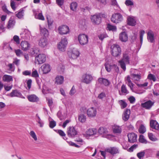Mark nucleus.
Masks as SVG:
<instances>
[{"instance_id": "f257e3e1", "label": "nucleus", "mask_w": 159, "mask_h": 159, "mask_svg": "<svg viewBox=\"0 0 159 159\" xmlns=\"http://www.w3.org/2000/svg\"><path fill=\"white\" fill-rule=\"evenodd\" d=\"M130 55L127 53H124L123 54V56L121 59L119 61V63L120 66L124 71L126 69V64H129L130 63Z\"/></svg>"}, {"instance_id": "f03ea898", "label": "nucleus", "mask_w": 159, "mask_h": 159, "mask_svg": "<svg viewBox=\"0 0 159 159\" xmlns=\"http://www.w3.org/2000/svg\"><path fill=\"white\" fill-rule=\"evenodd\" d=\"M111 54L114 57H117L120 56L121 54V48L119 45L113 44L111 47Z\"/></svg>"}, {"instance_id": "7ed1b4c3", "label": "nucleus", "mask_w": 159, "mask_h": 159, "mask_svg": "<svg viewBox=\"0 0 159 159\" xmlns=\"http://www.w3.org/2000/svg\"><path fill=\"white\" fill-rule=\"evenodd\" d=\"M80 110H83L85 112L86 111L87 114L89 117H93L96 116L97 114V110L96 108L91 107L89 108L87 111L85 107H82Z\"/></svg>"}, {"instance_id": "20e7f679", "label": "nucleus", "mask_w": 159, "mask_h": 159, "mask_svg": "<svg viewBox=\"0 0 159 159\" xmlns=\"http://www.w3.org/2000/svg\"><path fill=\"white\" fill-rule=\"evenodd\" d=\"M111 20L112 22L117 24L121 22L123 20V18L120 13H117L112 15Z\"/></svg>"}, {"instance_id": "39448f33", "label": "nucleus", "mask_w": 159, "mask_h": 159, "mask_svg": "<svg viewBox=\"0 0 159 159\" xmlns=\"http://www.w3.org/2000/svg\"><path fill=\"white\" fill-rule=\"evenodd\" d=\"M93 80V78L91 75L85 73L81 77V81L86 84L90 83Z\"/></svg>"}, {"instance_id": "423d86ee", "label": "nucleus", "mask_w": 159, "mask_h": 159, "mask_svg": "<svg viewBox=\"0 0 159 159\" xmlns=\"http://www.w3.org/2000/svg\"><path fill=\"white\" fill-rule=\"evenodd\" d=\"M88 36L84 34H80L78 36V40L82 45L86 44L88 42Z\"/></svg>"}, {"instance_id": "0eeeda50", "label": "nucleus", "mask_w": 159, "mask_h": 159, "mask_svg": "<svg viewBox=\"0 0 159 159\" xmlns=\"http://www.w3.org/2000/svg\"><path fill=\"white\" fill-rule=\"evenodd\" d=\"M67 43V41L66 38H62L61 41L58 44V48L61 51H64Z\"/></svg>"}, {"instance_id": "6e6552de", "label": "nucleus", "mask_w": 159, "mask_h": 159, "mask_svg": "<svg viewBox=\"0 0 159 159\" xmlns=\"http://www.w3.org/2000/svg\"><path fill=\"white\" fill-rule=\"evenodd\" d=\"M90 19L91 21L94 25H98L101 22V17L100 14H96L91 16Z\"/></svg>"}, {"instance_id": "1a4fd4ad", "label": "nucleus", "mask_w": 159, "mask_h": 159, "mask_svg": "<svg viewBox=\"0 0 159 159\" xmlns=\"http://www.w3.org/2000/svg\"><path fill=\"white\" fill-rule=\"evenodd\" d=\"M67 135L70 138H74L77 134V131L75 129V127L70 126L67 128Z\"/></svg>"}, {"instance_id": "9d476101", "label": "nucleus", "mask_w": 159, "mask_h": 159, "mask_svg": "<svg viewBox=\"0 0 159 159\" xmlns=\"http://www.w3.org/2000/svg\"><path fill=\"white\" fill-rule=\"evenodd\" d=\"M58 32L60 34H66L69 32V27L65 25L59 26L58 29Z\"/></svg>"}, {"instance_id": "9b49d317", "label": "nucleus", "mask_w": 159, "mask_h": 159, "mask_svg": "<svg viewBox=\"0 0 159 159\" xmlns=\"http://www.w3.org/2000/svg\"><path fill=\"white\" fill-rule=\"evenodd\" d=\"M36 61L38 64H42L46 60V57L45 54H39L35 57Z\"/></svg>"}, {"instance_id": "f8f14e48", "label": "nucleus", "mask_w": 159, "mask_h": 159, "mask_svg": "<svg viewBox=\"0 0 159 159\" xmlns=\"http://www.w3.org/2000/svg\"><path fill=\"white\" fill-rule=\"evenodd\" d=\"M68 54L70 58L75 59L79 56V52L76 49L73 48L71 51L68 52Z\"/></svg>"}, {"instance_id": "ddd939ff", "label": "nucleus", "mask_w": 159, "mask_h": 159, "mask_svg": "<svg viewBox=\"0 0 159 159\" xmlns=\"http://www.w3.org/2000/svg\"><path fill=\"white\" fill-rule=\"evenodd\" d=\"M128 141L130 143H134L137 141V135L135 133H131L127 134Z\"/></svg>"}, {"instance_id": "4468645a", "label": "nucleus", "mask_w": 159, "mask_h": 159, "mask_svg": "<svg viewBox=\"0 0 159 159\" xmlns=\"http://www.w3.org/2000/svg\"><path fill=\"white\" fill-rule=\"evenodd\" d=\"M105 151L109 153L112 155L119 153L118 149L116 147H110L105 149Z\"/></svg>"}, {"instance_id": "2eb2a0df", "label": "nucleus", "mask_w": 159, "mask_h": 159, "mask_svg": "<svg viewBox=\"0 0 159 159\" xmlns=\"http://www.w3.org/2000/svg\"><path fill=\"white\" fill-rule=\"evenodd\" d=\"M8 96L11 97H16L21 98H25L22 95L21 93L17 90H12L10 93L8 94Z\"/></svg>"}, {"instance_id": "dca6fc26", "label": "nucleus", "mask_w": 159, "mask_h": 159, "mask_svg": "<svg viewBox=\"0 0 159 159\" xmlns=\"http://www.w3.org/2000/svg\"><path fill=\"white\" fill-rule=\"evenodd\" d=\"M38 44L40 47L44 48L48 44V39L45 36H43L39 40Z\"/></svg>"}, {"instance_id": "f3484780", "label": "nucleus", "mask_w": 159, "mask_h": 159, "mask_svg": "<svg viewBox=\"0 0 159 159\" xmlns=\"http://www.w3.org/2000/svg\"><path fill=\"white\" fill-rule=\"evenodd\" d=\"M119 39L122 42H126L128 40V35L125 31L121 32L119 36Z\"/></svg>"}, {"instance_id": "a211bd4d", "label": "nucleus", "mask_w": 159, "mask_h": 159, "mask_svg": "<svg viewBox=\"0 0 159 159\" xmlns=\"http://www.w3.org/2000/svg\"><path fill=\"white\" fill-rule=\"evenodd\" d=\"M154 104V102H152L151 100H148L144 103H142L141 105L143 107L146 109H149L151 108Z\"/></svg>"}, {"instance_id": "6ab92c4d", "label": "nucleus", "mask_w": 159, "mask_h": 159, "mask_svg": "<svg viewBox=\"0 0 159 159\" xmlns=\"http://www.w3.org/2000/svg\"><path fill=\"white\" fill-rule=\"evenodd\" d=\"M130 114V111L129 109H127L124 112L122 115L123 120L125 121H127L129 119Z\"/></svg>"}, {"instance_id": "aec40b11", "label": "nucleus", "mask_w": 159, "mask_h": 159, "mask_svg": "<svg viewBox=\"0 0 159 159\" xmlns=\"http://www.w3.org/2000/svg\"><path fill=\"white\" fill-rule=\"evenodd\" d=\"M150 125L151 128L158 130L159 129V125L155 120H152L150 121Z\"/></svg>"}, {"instance_id": "412c9836", "label": "nucleus", "mask_w": 159, "mask_h": 159, "mask_svg": "<svg viewBox=\"0 0 159 159\" xmlns=\"http://www.w3.org/2000/svg\"><path fill=\"white\" fill-rule=\"evenodd\" d=\"M20 45L21 49L24 51H26L29 49L30 47V44L26 41H21Z\"/></svg>"}, {"instance_id": "4be33fe9", "label": "nucleus", "mask_w": 159, "mask_h": 159, "mask_svg": "<svg viewBox=\"0 0 159 159\" xmlns=\"http://www.w3.org/2000/svg\"><path fill=\"white\" fill-rule=\"evenodd\" d=\"M147 39L151 43H153L154 41V34L152 31L149 30L147 34Z\"/></svg>"}, {"instance_id": "5701e85b", "label": "nucleus", "mask_w": 159, "mask_h": 159, "mask_svg": "<svg viewBox=\"0 0 159 159\" xmlns=\"http://www.w3.org/2000/svg\"><path fill=\"white\" fill-rule=\"evenodd\" d=\"M43 73L47 74L49 72L50 70V66L48 64H43L41 67Z\"/></svg>"}, {"instance_id": "b1692460", "label": "nucleus", "mask_w": 159, "mask_h": 159, "mask_svg": "<svg viewBox=\"0 0 159 159\" xmlns=\"http://www.w3.org/2000/svg\"><path fill=\"white\" fill-rule=\"evenodd\" d=\"M98 81L100 84H103L105 86H108L110 83V82L108 80L103 78H99Z\"/></svg>"}, {"instance_id": "393cba45", "label": "nucleus", "mask_w": 159, "mask_h": 159, "mask_svg": "<svg viewBox=\"0 0 159 159\" xmlns=\"http://www.w3.org/2000/svg\"><path fill=\"white\" fill-rule=\"evenodd\" d=\"M127 24L131 26H134L136 24V21L132 17H128L127 20Z\"/></svg>"}, {"instance_id": "a878e982", "label": "nucleus", "mask_w": 159, "mask_h": 159, "mask_svg": "<svg viewBox=\"0 0 159 159\" xmlns=\"http://www.w3.org/2000/svg\"><path fill=\"white\" fill-rule=\"evenodd\" d=\"M27 98L30 101L33 102H37L39 99V98L34 94L28 96Z\"/></svg>"}, {"instance_id": "bb28decb", "label": "nucleus", "mask_w": 159, "mask_h": 159, "mask_svg": "<svg viewBox=\"0 0 159 159\" xmlns=\"http://www.w3.org/2000/svg\"><path fill=\"white\" fill-rule=\"evenodd\" d=\"M55 83L57 84H61L64 80V77L62 76H57L55 78Z\"/></svg>"}, {"instance_id": "cd10ccee", "label": "nucleus", "mask_w": 159, "mask_h": 159, "mask_svg": "<svg viewBox=\"0 0 159 159\" xmlns=\"http://www.w3.org/2000/svg\"><path fill=\"white\" fill-rule=\"evenodd\" d=\"M98 133L100 134L107 135L108 131L106 128L100 127L98 130Z\"/></svg>"}, {"instance_id": "c85d7f7f", "label": "nucleus", "mask_w": 159, "mask_h": 159, "mask_svg": "<svg viewBox=\"0 0 159 159\" xmlns=\"http://www.w3.org/2000/svg\"><path fill=\"white\" fill-rule=\"evenodd\" d=\"M97 130L95 129H89L86 131V134L87 135L91 136L96 134Z\"/></svg>"}, {"instance_id": "c756f323", "label": "nucleus", "mask_w": 159, "mask_h": 159, "mask_svg": "<svg viewBox=\"0 0 159 159\" xmlns=\"http://www.w3.org/2000/svg\"><path fill=\"white\" fill-rule=\"evenodd\" d=\"M130 76L132 79L134 81H139L141 79V76L140 75L132 74Z\"/></svg>"}, {"instance_id": "7c9ffc66", "label": "nucleus", "mask_w": 159, "mask_h": 159, "mask_svg": "<svg viewBox=\"0 0 159 159\" xmlns=\"http://www.w3.org/2000/svg\"><path fill=\"white\" fill-rule=\"evenodd\" d=\"M24 11L22 9H20L19 12L16 14V16L19 19H21L23 18L24 15Z\"/></svg>"}, {"instance_id": "2f4dec72", "label": "nucleus", "mask_w": 159, "mask_h": 159, "mask_svg": "<svg viewBox=\"0 0 159 159\" xmlns=\"http://www.w3.org/2000/svg\"><path fill=\"white\" fill-rule=\"evenodd\" d=\"M4 81L9 82L12 80V77L11 76L4 75L2 78Z\"/></svg>"}, {"instance_id": "473e14b6", "label": "nucleus", "mask_w": 159, "mask_h": 159, "mask_svg": "<svg viewBox=\"0 0 159 159\" xmlns=\"http://www.w3.org/2000/svg\"><path fill=\"white\" fill-rule=\"evenodd\" d=\"M15 21L14 20L10 19L8 21L7 27L8 29L13 27L14 25Z\"/></svg>"}, {"instance_id": "72a5a7b5", "label": "nucleus", "mask_w": 159, "mask_h": 159, "mask_svg": "<svg viewBox=\"0 0 159 159\" xmlns=\"http://www.w3.org/2000/svg\"><path fill=\"white\" fill-rule=\"evenodd\" d=\"M78 119L81 122H84L86 120V116L84 114H80L79 116Z\"/></svg>"}, {"instance_id": "f704fd0d", "label": "nucleus", "mask_w": 159, "mask_h": 159, "mask_svg": "<svg viewBox=\"0 0 159 159\" xmlns=\"http://www.w3.org/2000/svg\"><path fill=\"white\" fill-rule=\"evenodd\" d=\"M113 131L115 133H120L121 131V128L119 126H115L113 128Z\"/></svg>"}, {"instance_id": "c9c22d12", "label": "nucleus", "mask_w": 159, "mask_h": 159, "mask_svg": "<svg viewBox=\"0 0 159 159\" xmlns=\"http://www.w3.org/2000/svg\"><path fill=\"white\" fill-rule=\"evenodd\" d=\"M139 131L141 134H143L146 131V129L143 125H141L139 128Z\"/></svg>"}, {"instance_id": "e433bc0d", "label": "nucleus", "mask_w": 159, "mask_h": 159, "mask_svg": "<svg viewBox=\"0 0 159 159\" xmlns=\"http://www.w3.org/2000/svg\"><path fill=\"white\" fill-rule=\"evenodd\" d=\"M107 27L110 31H116V26L111 25L109 24H107Z\"/></svg>"}, {"instance_id": "4c0bfd02", "label": "nucleus", "mask_w": 159, "mask_h": 159, "mask_svg": "<svg viewBox=\"0 0 159 159\" xmlns=\"http://www.w3.org/2000/svg\"><path fill=\"white\" fill-rule=\"evenodd\" d=\"M35 18L36 19L41 20H44V18L42 13H40L38 15L36 14L35 15Z\"/></svg>"}, {"instance_id": "58836bf2", "label": "nucleus", "mask_w": 159, "mask_h": 159, "mask_svg": "<svg viewBox=\"0 0 159 159\" xmlns=\"http://www.w3.org/2000/svg\"><path fill=\"white\" fill-rule=\"evenodd\" d=\"M77 7V3L75 2L72 3L70 5V8L73 11H76Z\"/></svg>"}, {"instance_id": "ea45409f", "label": "nucleus", "mask_w": 159, "mask_h": 159, "mask_svg": "<svg viewBox=\"0 0 159 159\" xmlns=\"http://www.w3.org/2000/svg\"><path fill=\"white\" fill-rule=\"evenodd\" d=\"M119 103L121 106V107L123 109L126 107L127 106L126 103L123 100H121L119 101Z\"/></svg>"}, {"instance_id": "a19ab883", "label": "nucleus", "mask_w": 159, "mask_h": 159, "mask_svg": "<svg viewBox=\"0 0 159 159\" xmlns=\"http://www.w3.org/2000/svg\"><path fill=\"white\" fill-rule=\"evenodd\" d=\"M121 91L123 93L125 94H128L129 93V92L127 90L125 85L124 84H123L121 86Z\"/></svg>"}, {"instance_id": "79ce46f5", "label": "nucleus", "mask_w": 159, "mask_h": 159, "mask_svg": "<svg viewBox=\"0 0 159 159\" xmlns=\"http://www.w3.org/2000/svg\"><path fill=\"white\" fill-rule=\"evenodd\" d=\"M139 141L140 142L143 143H147V140L145 139L144 136L142 135H140Z\"/></svg>"}, {"instance_id": "37998d69", "label": "nucleus", "mask_w": 159, "mask_h": 159, "mask_svg": "<svg viewBox=\"0 0 159 159\" xmlns=\"http://www.w3.org/2000/svg\"><path fill=\"white\" fill-rule=\"evenodd\" d=\"M145 33V32L144 30H141L140 32L139 33V38H140V42L142 44V42H143V37L144 34Z\"/></svg>"}, {"instance_id": "c03bdc74", "label": "nucleus", "mask_w": 159, "mask_h": 159, "mask_svg": "<svg viewBox=\"0 0 159 159\" xmlns=\"http://www.w3.org/2000/svg\"><path fill=\"white\" fill-rule=\"evenodd\" d=\"M57 133L59 134L60 135L63 137V138L65 140L67 139V138L66 137V134L63 132V131L61 129L58 130Z\"/></svg>"}, {"instance_id": "a18cd8bd", "label": "nucleus", "mask_w": 159, "mask_h": 159, "mask_svg": "<svg viewBox=\"0 0 159 159\" xmlns=\"http://www.w3.org/2000/svg\"><path fill=\"white\" fill-rule=\"evenodd\" d=\"M148 136L150 140L152 141H155L157 140V139L155 138L152 133H149L148 134Z\"/></svg>"}, {"instance_id": "49530a36", "label": "nucleus", "mask_w": 159, "mask_h": 159, "mask_svg": "<svg viewBox=\"0 0 159 159\" xmlns=\"http://www.w3.org/2000/svg\"><path fill=\"white\" fill-rule=\"evenodd\" d=\"M13 39L17 44H19L20 43L19 38L18 36L15 35L13 37Z\"/></svg>"}, {"instance_id": "de8ad7c7", "label": "nucleus", "mask_w": 159, "mask_h": 159, "mask_svg": "<svg viewBox=\"0 0 159 159\" xmlns=\"http://www.w3.org/2000/svg\"><path fill=\"white\" fill-rule=\"evenodd\" d=\"M145 153V152L144 151L140 152L137 154V156L139 159H141L142 157L144 156Z\"/></svg>"}, {"instance_id": "09e8293b", "label": "nucleus", "mask_w": 159, "mask_h": 159, "mask_svg": "<svg viewBox=\"0 0 159 159\" xmlns=\"http://www.w3.org/2000/svg\"><path fill=\"white\" fill-rule=\"evenodd\" d=\"M125 3L127 6H131L134 5V2L130 0H126Z\"/></svg>"}, {"instance_id": "8fccbe9b", "label": "nucleus", "mask_w": 159, "mask_h": 159, "mask_svg": "<svg viewBox=\"0 0 159 159\" xmlns=\"http://www.w3.org/2000/svg\"><path fill=\"white\" fill-rule=\"evenodd\" d=\"M30 134L31 136L34 139V140L36 141L37 140V138L36 134L33 131H31Z\"/></svg>"}, {"instance_id": "3c124183", "label": "nucleus", "mask_w": 159, "mask_h": 159, "mask_svg": "<svg viewBox=\"0 0 159 159\" xmlns=\"http://www.w3.org/2000/svg\"><path fill=\"white\" fill-rule=\"evenodd\" d=\"M56 122L54 121H51L49 122V126L51 128H53L56 125Z\"/></svg>"}, {"instance_id": "603ef678", "label": "nucleus", "mask_w": 159, "mask_h": 159, "mask_svg": "<svg viewBox=\"0 0 159 159\" xmlns=\"http://www.w3.org/2000/svg\"><path fill=\"white\" fill-rule=\"evenodd\" d=\"M48 101V106L50 107L52 105L53 101L52 98H46Z\"/></svg>"}, {"instance_id": "864d4df0", "label": "nucleus", "mask_w": 159, "mask_h": 159, "mask_svg": "<svg viewBox=\"0 0 159 159\" xmlns=\"http://www.w3.org/2000/svg\"><path fill=\"white\" fill-rule=\"evenodd\" d=\"M32 83V80L31 79L28 80L26 84L27 85L28 90H30L31 87V85Z\"/></svg>"}, {"instance_id": "5fc2aeb1", "label": "nucleus", "mask_w": 159, "mask_h": 159, "mask_svg": "<svg viewBox=\"0 0 159 159\" xmlns=\"http://www.w3.org/2000/svg\"><path fill=\"white\" fill-rule=\"evenodd\" d=\"M148 78L150 80H152L153 81H155L156 80L155 76L152 74H149L148 75Z\"/></svg>"}, {"instance_id": "6e6d98bb", "label": "nucleus", "mask_w": 159, "mask_h": 159, "mask_svg": "<svg viewBox=\"0 0 159 159\" xmlns=\"http://www.w3.org/2000/svg\"><path fill=\"white\" fill-rule=\"evenodd\" d=\"M32 76L33 77L35 78H36L39 77V74L37 72V71L36 70H35L34 71H33L32 74Z\"/></svg>"}, {"instance_id": "4d7b16f0", "label": "nucleus", "mask_w": 159, "mask_h": 159, "mask_svg": "<svg viewBox=\"0 0 159 159\" xmlns=\"http://www.w3.org/2000/svg\"><path fill=\"white\" fill-rule=\"evenodd\" d=\"M37 122L39 124L40 127H42L43 126L44 123L39 116H38V120H37Z\"/></svg>"}, {"instance_id": "13d9d810", "label": "nucleus", "mask_w": 159, "mask_h": 159, "mask_svg": "<svg viewBox=\"0 0 159 159\" xmlns=\"http://www.w3.org/2000/svg\"><path fill=\"white\" fill-rule=\"evenodd\" d=\"M105 68L107 71L108 72H110L111 71V66L109 64H105Z\"/></svg>"}, {"instance_id": "bf43d9fd", "label": "nucleus", "mask_w": 159, "mask_h": 159, "mask_svg": "<svg viewBox=\"0 0 159 159\" xmlns=\"http://www.w3.org/2000/svg\"><path fill=\"white\" fill-rule=\"evenodd\" d=\"M11 6L13 10H15L16 8V7H15V2L12 0L11 1Z\"/></svg>"}, {"instance_id": "052dcab7", "label": "nucleus", "mask_w": 159, "mask_h": 159, "mask_svg": "<svg viewBox=\"0 0 159 159\" xmlns=\"http://www.w3.org/2000/svg\"><path fill=\"white\" fill-rule=\"evenodd\" d=\"M41 33L44 35L48 33V30L46 28H43L41 30Z\"/></svg>"}, {"instance_id": "680f3d73", "label": "nucleus", "mask_w": 159, "mask_h": 159, "mask_svg": "<svg viewBox=\"0 0 159 159\" xmlns=\"http://www.w3.org/2000/svg\"><path fill=\"white\" fill-rule=\"evenodd\" d=\"M75 88L74 86H73L72 87V88L70 90L69 94L71 95H74V94L75 93Z\"/></svg>"}, {"instance_id": "e2e57ef3", "label": "nucleus", "mask_w": 159, "mask_h": 159, "mask_svg": "<svg viewBox=\"0 0 159 159\" xmlns=\"http://www.w3.org/2000/svg\"><path fill=\"white\" fill-rule=\"evenodd\" d=\"M68 143H69V145L70 146H74L75 147L78 148H80V146L76 144L75 143L72 142L71 141H70V142H69Z\"/></svg>"}, {"instance_id": "0e129e2a", "label": "nucleus", "mask_w": 159, "mask_h": 159, "mask_svg": "<svg viewBox=\"0 0 159 159\" xmlns=\"http://www.w3.org/2000/svg\"><path fill=\"white\" fill-rule=\"evenodd\" d=\"M56 2L59 6H61L64 3V0H56Z\"/></svg>"}, {"instance_id": "69168bd1", "label": "nucleus", "mask_w": 159, "mask_h": 159, "mask_svg": "<svg viewBox=\"0 0 159 159\" xmlns=\"http://www.w3.org/2000/svg\"><path fill=\"white\" fill-rule=\"evenodd\" d=\"M57 116L61 120H62V112L61 111H59L57 113Z\"/></svg>"}, {"instance_id": "338daca9", "label": "nucleus", "mask_w": 159, "mask_h": 159, "mask_svg": "<svg viewBox=\"0 0 159 159\" xmlns=\"http://www.w3.org/2000/svg\"><path fill=\"white\" fill-rule=\"evenodd\" d=\"M137 38V35L135 34H134V35L131 36V42H134Z\"/></svg>"}, {"instance_id": "774afa93", "label": "nucleus", "mask_w": 159, "mask_h": 159, "mask_svg": "<svg viewBox=\"0 0 159 159\" xmlns=\"http://www.w3.org/2000/svg\"><path fill=\"white\" fill-rule=\"evenodd\" d=\"M15 52L16 55L18 56H20V55L22 54V52L20 49L15 50Z\"/></svg>"}]
</instances>
